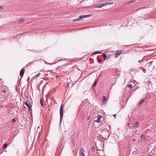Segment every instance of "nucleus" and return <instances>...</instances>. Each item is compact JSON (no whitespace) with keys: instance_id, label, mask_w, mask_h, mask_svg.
<instances>
[{"instance_id":"obj_1","label":"nucleus","mask_w":156,"mask_h":156,"mask_svg":"<svg viewBox=\"0 0 156 156\" xmlns=\"http://www.w3.org/2000/svg\"><path fill=\"white\" fill-rule=\"evenodd\" d=\"M63 115V105L62 104L60 107V121H61L62 120V118Z\"/></svg>"},{"instance_id":"obj_2","label":"nucleus","mask_w":156,"mask_h":156,"mask_svg":"<svg viewBox=\"0 0 156 156\" xmlns=\"http://www.w3.org/2000/svg\"><path fill=\"white\" fill-rule=\"evenodd\" d=\"M90 15H81L80 16L79 18L73 20L74 21H77L79 20L80 19H82L83 18H85L86 17H89L90 16Z\"/></svg>"},{"instance_id":"obj_3","label":"nucleus","mask_w":156,"mask_h":156,"mask_svg":"<svg viewBox=\"0 0 156 156\" xmlns=\"http://www.w3.org/2000/svg\"><path fill=\"white\" fill-rule=\"evenodd\" d=\"M25 105L28 108L29 110L30 111L31 109V106L30 105V103L28 100L26 101L25 103Z\"/></svg>"},{"instance_id":"obj_4","label":"nucleus","mask_w":156,"mask_h":156,"mask_svg":"<svg viewBox=\"0 0 156 156\" xmlns=\"http://www.w3.org/2000/svg\"><path fill=\"white\" fill-rule=\"evenodd\" d=\"M122 52V51L120 50H118L116 51V54L115 55V57L117 58L121 54Z\"/></svg>"},{"instance_id":"obj_5","label":"nucleus","mask_w":156,"mask_h":156,"mask_svg":"<svg viewBox=\"0 0 156 156\" xmlns=\"http://www.w3.org/2000/svg\"><path fill=\"white\" fill-rule=\"evenodd\" d=\"M102 118V116L101 115H98L97 117V119L94 121V122L98 123L100 122H101L100 119Z\"/></svg>"},{"instance_id":"obj_6","label":"nucleus","mask_w":156,"mask_h":156,"mask_svg":"<svg viewBox=\"0 0 156 156\" xmlns=\"http://www.w3.org/2000/svg\"><path fill=\"white\" fill-rule=\"evenodd\" d=\"M85 151L83 148H81L80 150V154L81 156H85L84 154Z\"/></svg>"},{"instance_id":"obj_7","label":"nucleus","mask_w":156,"mask_h":156,"mask_svg":"<svg viewBox=\"0 0 156 156\" xmlns=\"http://www.w3.org/2000/svg\"><path fill=\"white\" fill-rule=\"evenodd\" d=\"M105 6V3H102L101 4L99 5H97L95 6V8H101L103 6Z\"/></svg>"},{"instance_id":"obj_8","label":"nucleus","mask_w":156,"mask_h":156,"mask_svg":"<svg viewBox=\"0 0 156 156\" xmlns=\"http://www.w3.org/2000/svg\"><path fill=\"white\" fill-rule=\"evenodd\" d=\"M24 70L23 69V68L21 69L20 72V75L21 77H22L23 76V75L24 74Z\"/></svg>"},{"instance_id":"obj_9","label":"nucleus","mask_w":156,"mask_h":156,"mask_svg":"<svg viewBox=\"0 0 156 156\" xmlns=\"http://www.w3.org/2000/svg\"><path fill=\"white\" fill-rule=\"evenodd\" d=\"M105 6L108 5H111L113 4V3L112 2H107L106 3H105Z\"/></svg>"},{"instance_id":"obj_10","label":"nucleus","mask_w":156,"mask_h":156,"mask_svg":"<svg viewBox=\"0 0 156 156\" xmlns=\"http://www.w3.org/2000/svg\"><path fill=\"white\" fill-rule=\"evenodd\" d=\"M139 123L138 122H136L134 124V126H133V127L134 128H135L136 127H137V126H139Z\"/></svg>"},{"instance_id":"obj_11","label":"nucleus","mask_w":156,"mask_h":156,"mask_svg":"<svg viewBox=\"0 0 156 156\" xmlns=\"http://www.w3.org/2000/svg\"><path fill=\"white\" fill-rule=\"evenodd\" d=\"M25 21V19H21L19 20V23H21Z\"/></svg>"},{"instance_id":"obj_12","label":"nucleus","mask_w":156,"mask_h":156,"mask_svg":"<svg viewBox=\"0 0 156 156\" xmlns=\"http://www.w3.org/2000/svg\"><path fill=\"white\" fill-rule=\"evenodd\" d=\"M32 33L33 32L31 31H30L29 32H27L25 33L26 34H28L27 35H30L31 34H32Z\"/></svg>"},{"instance_id":"obj_13","label":"nucleus","mask_w":156,"mask_h":156,"mask_svg":"<svg viewBox=\"0 0 156 156\" xmlns=\"http://www.w3.org/2000/svg\"><path fill=\"white\" fill-rule=\"evenodd\" d=\"M144 101V99H142L140 100L139 102L138 105L141 104Z\"/></svg>"},{"instance_id":"obj_14","label":"nucleus","mask_w":156,"mask_h":156,"mask_svg":"<svg viewBox=\"0 0 156 156\" xmlns=\"http://www.w3.org/2000/svg\"><path fill=\"white\" fill-rule=\"evenodd\" d=\"M40 103L41 104V105L43 106H44V104L43 103V100L42 99H41L40 100Z\"/></svg>"},{"instance_id":"obj_15","label":"nucleus","mask_w":156,"mask_h":156,"mask_svg":"<svg viewBox=\"0 0 156 156\" xmlns=\"http://www.w3.org/2000/svg\"><path fill=\"white\" fill-rule=\"evenodd\" d=\"M107 99L106 98L105 96H103V101L104 102V101H106Z\"/></svg>"},{"instance_id":"obj_16","label":"nucleus","mask_w":156,"mask_h":156,"mask_svg":"<svg viewBox=\"0 0 156 156\" xmlns=\"http://www.w3.org/2000/svg\"><path fill=\"white\" fill-rule=\"evenodd\" d=\"M135 2V0H132L128 2V4H129V3H133V2Z\"/></svg>"},{"instance_id":"obj_17","label":"nucleus","mask_w":156,"mask_h":156,"mask_svg":"<svg viewBox=\"0 0 156 156\" xmlns=\"http://www.w3.org/2000/svg\"><path fill=\"white\" fill-rule=\"evenodd\" d=\"M103 55L104 56L105 60V59H108V58L107 57V56L104 53L103 54Z\"/></svg>"},{"instance_id":"obj_18","label":"nucleus","mask_w":156,"mask_h":156,"mask_svg":"<svg viewBox=\"0 0 156 156\" xmlns=\"http://www.w3.org/2000/svg\"><path fill=\"white\" fill-rule=\"evenodd\" d=\"M101 53L100 52V51H98V52H95L94 53H93L92 55H93L94 54H100Z\"/></svg>"},{"instance_id":"obj_19","label":"nucleus","mask_w":156,"mask_h":156,"mask_svg":"<svg viewBox=\"0 0 156 156\" xmlns=\"http://www.w3.org/2000/svg\"><path fill=\"white\" fill-rule=\"evenodd\" d=\"M97 82V81H96L94 82V83H93V87L95 86L96 85Z\"/></svg>"},{"instance_id":"obj_20","label":"nucleus","mask_w":156,"mask_h":156,"mask_svg":"<svg viewBox=\"0 0 156 156\" xmlns=\"http://www.w3.org/2000/svg\"><path fill=\"white\" fill-rule=\"evenodd\" d=\"M95 148L94 147H92L91 149V151L94 152L95 151Z\"/></svg>"},{"instance_id":"obj_21","label":"nucleus","mask_w":156,"mask_h":156,"mask_svg":"<svg viewBox=\"0 0 156 156\" xmlns=\"http://www.w3.org/2000/svg\"><path fill=\"white\" fill-rule=\"evenodd\" d=\"M132 84H129L127 85V87L128 88H130L131 89L132 87Z\"/></svg>"},{"instance_id":"obj_22","label":"nucleus","mask_w":156,"mask_h":156,"mask_svg":"<svg viewBox=\"0 0 156 156\" xmlns=\"http://www.w3.org/2000/svg\"><path fill=\"white\" fill-rule=\"evenodd\" d=\"M7 144L6 143H5L3 146V147L4 148H5L7 147Z\"/></svg>"},{"instance_id":"obj_23","label":"nucleus","mask_w":156,"mask_h":156,"mask_svg":"<svg viewBox=\"0 0 156 156\" xmlns=\"http://www.w3.org/2000/svg\"><path fill=\"white\" fill-rule=\"evenodd\" d=\"M140 137L141 138H142L143 139H144V138L145 137V136L144 135H141L140 136Z\"/></svg>"},{"instance_id":"obj_24","label":"nucleus","mask_w":156,"mask_h":156,"mask_svg":"<svg viewBox=\"0 0 156 156\" xmlns=\"http://www.w3.org/2000/svg\"><path fill=\"white\" fill-rule=\"evenodd\" d=\"M16 122V119H13L12 120V122L13 123H14Z\"/></svg>"},{"instance_id":"obj_25","label":"nucleus","mask_w":156,"mask_h":156,"mask_svg":"<svg viewBox=\"0 0 156 156\" xmlns=\"http://www.w3.org/2000/svg\"><path fill=\"white\" fill-rule=\"evenodd\" d=\"M97 61L99 63H101V61H100L98 59V58H97Z\"/></svg>"},{"instance_id":"obj_26","label":"nucleus","mask_w":156,"mask_h":156,"mask_svg":"<svg viewBox=\"0 0 156 156\" xmlns=\"http://www.w3.org/2000/svg\"><path fill=\"white\" fill-rule=\"evenodd\" d=\"M2 92H3L4 93H5L6 92V91L5 90H3L2 91Z\"/></svg>"},{"instance_id":"obj_27","label":"nucleus","mask_w":156,"mask_h":156,"mask_svg":"<svg viewBox=\"0 0 156 156\" xmlns=\"http://www.w3.org/2000/svg\"><path fill=\"white\" fill-rule=\"evenodd\" d=\"M90 118V116H88V117H87V120H89Z\"/></svg>"},{"instance_id":"obj_28","label":"nucleus","mask_w":156,"mask_h":156,"mask_svg":"<svg viewBox=\"0 0 156 156\" xmlns=\"http://www.w3.org/2000/svg\"><path fill=\"white\" fill-rule=\"evenodd\" d=\"M113 116H114V117L115 118L116 117V114H114V115H113Z\"/></svg>"},{"instance_id":"obj_29","label":"nucleus","mask_w":156,"mask_h":156,"mask_svg":"<svg viewBox=\"0 0 156 156\" xmlns=\"http://www.w3.org/2000/svg\"><path fill=\"white\" fill-rule=\"evenodd\" d=\"M143 72H144V73H145V72H146V69H143Z\"/></svg>"},{"instance_id":"obj_30","label":"nucleus","mask_w":156,"mask_h":156,"mask_svg":"<svg viewBox=\"0 0 156 156\" xmlns=\"http://www.w3.org/2000/svg\"><path fill=\"white\" fill-rule=\"evenodd\" d=\"M3 9V7L2 6H0V9Z\"/></svg>"},{"instance_id":"obj_31","label":"nucleus","mask_w":156,"mask_h":156,"mask_svg":"<svg viewBox=\"0 0 156 156\" xmlns=\"http://www.w3.org/2000/svg\"><path fill=\"white\" fill-rule=\"evenodd\" d=\"M133 141H136V139H133Z\"/></svg>"},{"instance_id":"obj_32","label":"nucleus","mask_w":156,"mask_h":156,"mask_svg":"<svg viewBox=\"0 0 156 156\" xmlns=\"http://www.w3.org/2000/svg\"><path fill=\"white\" fill-rule=\"evenodd\" d=\"M130 124L129 123H128L127 124V125L128 126H129V125Z\"/></svg>"},{"instance_id":"obj_33","label":"nucleus","mask_w":156,"mask_h":156,"mask_svg":"<svg viewBox=\"0 0 156 156\" xmlns=\"http://www.w3.org/2000/svg\"><path fill=\"white\" fill-rule=\"evenodd\" d=\"M140 62V60H139V61H138V62Z\"/></svg>"},{"instance_id":"obj_34","label":"nucleus","mask_w":156,"mask_h":156,"mask_svg":"<svg viewBox=\"0 0 156 156\" xmlns=\"http://www.w3.org/2000/svg\"><path fill=\"white\" fill-rule=\"evenodd\" d=\"M148 156H151V154H149Z\"/></svg>"}]
</instances>
